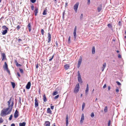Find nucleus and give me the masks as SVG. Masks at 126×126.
<instances>
[{
	"instance_id": "f257e3e1",
	"label": "nucleus",
	"mask_w": 126,
	"mask_h": 126,
	"mask_svg": "<svg viewBox=\"0 0 126 126\" xmlns=\"http://www.w3.org/2000/svg\"><path fill=\"white\" fill-rule=\"evenodd\" d=\"M12 98H11L9 101H8V107L5 109H3L1 111L0 115L2 116L6 115L10 113L14 105L13 101H11Z\"/></svg>"
},
{
	"instance_id": "c03bdc74",
	"label": "nucleus",
	"mask_w": 126,
	"mask_h": 126,
	"mask_svg": "<svg viewBox=\"0 0 126 126\" xmlns=\"http://www.w3.org/2000/svg\"><path fill=\"white\" fill-rule=\"evenodd\" d=\"M3 120L1 118H0V123H2L3 122Z\"/></svg>"
},
{
	"instance_id": "4468645a",
	"label": "nucleus",
	"mask_w": 126,
	"mask_h": 126,
	"mask_svg": "<svg viewBox=\"0 0 126 126\" xmlns=\"http://www.w3.org/2000/svg\"><path fill=\"white\" fill-rule=\"evenodd\" d=\"M1 56L2 57V61H3L4 59H6V56L4 53H2Z\"/></svg>"
},
{
	"instance_id": "423d86ee",
	"label": "nucleus",
	"mask_w": 126,
	"mask_h": 126,
	"mask_svg": "<svg viewBox=\"0 0 126 126\" xmlns=\"http://www.w3.org/2000/svg\"><path fill=\"white\" fill-rule=\"evenodd\" d=\"M38 106V100L37 98H36L35 100V107L36 108Z\"/></svg>"
},
{
	"instance_id": "7ed1b4c3",
	"label": "nucleus",
	"mask_w": 126,
	"mask_h": 126,
	"mask_svg": "<svg viewBox=\"0 0 126 126\" xmlns=\"http://www.w3.org/2000/svg\"><path fill=\"white\" fill-rule=\"evenodd\" d=\"M79 83L77 84L76 85L74 91V92L75 93L78 92L79 90Z\"/></svg>"
},
{
	"instance_id": "79ce46f5",
	"label": "nucleus",
	"mask_w": 126,
	"mask_h": 126,
	"mask_svg": "<svg viewBox=\"0 0 126 126\" xmlns=\"http://www.w3.org/2000/svg\"><path fill=\"white\" fill-rule=\"evenodd\" d=\"M12 115H11L9 118V120H11L12 118Z\"/></svg>"
},
{
	"instance_id": "4c0bfd02",
	"label": "nucleus",
	"mask_w": 126,
	"mask_h": 126,
	"mask_svg": "<svg viewBox=\"0 0 126 126\" xmlns=\"http://www.w3.org/2000/svg\"><path fill=\"white\" fill-rule=\"evenodd\" d=\"M70 39H71V37L70 36H69V37L68 40V42L69 43H70L71 42Z\"/></svg>"
},
{
	"instance_id": "9b49d317",
	"label": "nucleus",
	"mask_w": 126,
	"mask_h": 126,
	"mask_svg": "<svg viewBox=\"0 0 126 126\" xmlns=\"http://www.w3.org/2000/svg\"><path fill=\"white\" fill-rule=\"evenodd\" d=\"M31 86V83L30 82H28L26 85V88L27 89H29L30 88Z\"/></svg>"
},
{
	"instance_id": "680f3d73",
	"label": "nucleus",
	"mask_w": 126,
	"mask_h": 126,
	"mask_svg": "<svg viewBox=\"0 0 126 126\" xmlns=\"http://www.w3.org/2000/svg\"><path fill=\"white\" fill-rule=\"evenodd\" d=\"M118 57L119 58H121V56L120 54H119L118 55Z\"/></svg>"
},
{
	"instance_id": "72a5a7b5",
	"label": "nucleus",
	"mask_w": 126,
	"mask_h": 126,
	"mask_svg": "<svg viewBox=\"0 0 126 126\" xmlns=\"http://www.w3.org/2000/svg\"><path fill=\"white\" fill-rule=\"evenodd\" d=\"M91 116L92 118H93L94 117V112H92L91 114Z\"/></svg>"
},
{
	"instance_id": "b1692460",
	"label": "nucleus",
	"mask_w": 126,
	"mask_h": 126,
	"mask_svg": "<svg viewBox=\"0 0 126 126\" xmlns=\"http://www.w3.org/2000/svg\"><path fill=\"white\" fill-rule=\"evenodd\" d=\"M47 9H46L44 10L43 15H45L47 14Z\"/></svg>"
},
{
	"instance_id": "ddd939ff",
	"label": "nucleus",
	"mask_w": 126,
	"mask_h": 126,
	"mask_svg": "<svg viewBox=\"0 0 126 126\" xmlns=\"http://www.w3.org/2000/svg\"><path fill=\"white\" fill-rule=\"evenodd\" d=\"M50 123L48 121H46L45 122L44 124V126H50Z\"/></svg>"
},
{
	"instance_id": "0e129e2a",
	"label": "nucleus",
	"mask_w": 126,
	"mask_h": 126,
	"mask_svg": "<svg viewBox=\"0 0 126 126\" xmlns=\"http://www.w3.org/2000/svg\"><path fill=\"white\" fill-rule=\"evenodd\" d=\"M68 3L66 2L65 3V7H66L67 6Z\"/></svg>"
},
{
	"instance_id": "a18cd8bd",
	"label": "nucleus",
	"mask_w": 126,
	"mask_h": 126,
	"mask_svg": "<svg viewBox=\"0 0 126 126\" xmlns=\"http://www.w3.org/2000/svg\"><path fill=\"white\" fill-rule=\"evenodd\" d=\"M30 1L32 3H34L35 2L36 0H30Z\"/></svg>"
},
{
	"instance_id": "1a4fd4ad",
	"label": "nucleus",
	"mask_w": 126,
	"mask_h": 126,
	"mask_svg": "<svg viewBox=\"0 0 126 126\" xmlns=\"http://www.w3.org/2000/svg\"><path fill=\"white\" fill-rule=\"evenodd\" d=\"M68 114H67L66 116V126H68Z\"/></svg>"
},
{
	"instance_id": "cd10ccee",
	"label": "nucleus",
	"mask_w": 126,
	"mask_h": 126,
	"mask_svg": "<svg viewBox=\"0 0 126 126\" xmlns=\"http://www.w3.org/2000/svg\"><path fill=\"white\" fill-rule=\"evenodd\" d=\"M104 111L106 112H107L108 111V108L107 107V106H106L105 107L104 110Z\"/></svg>"
},
{
	"instance_id": "20e7f679",
	"label": "nucleus",
	"mask_w": 126,
	"mask_h": 126,
	"mask_svg": "<svg viewBox=\"0 0 126 126\" xmlns=\"http://www.w3.org/2000/svg\"><path fill=\"white\" fill-rule=\"evenodd\" d=\"M79 5V3L78 2H77L74 5V9L76 13L77 12L78 9Z\"/></svg>"
},
{
	"instance_id": "f704fd0d",
	"label": "nucleus",
	"mask_w": 126,
	"mask_h": 126,
	"mask_svg": "<svg viewBox=\"0 0 126 126\" xmlns=\"http://www.w3.org/2000/svg\"><path fill=\"white\" fill-rule=\"evenodd\" d=\"M41 32L42 34L43 35H44V30L43 29H42L41 30Z\"/></svg>"
},
{
	"instance_id": "37998d69",
	"label": "nucleus",
	"mask_w": 126,
	"mask_h": 126,
	"mask_svg": "<svg viewBox=\"0 0 126 126\" xmlns=\"http://www.w3.org/2000/svg\"><path fill=\"white\" fill-rule=\"evenodd\" d=\"M81 77L79 71L78 72V77Z\"/></svg>"
},
{
	"instance_id": "4d7b16f0",
	"label": "nucleus",
	"mask_w": 126,
	"mask_h": 126,
	"mask_svg": "<svg viewBox=\"0 0 126 126\" xmlns=\"http://www.w3.org/2000/svg\"><path fill=\"white\" fill-rule=\"evenodd\" d=\"M90 3V0H88V4H89Z\"/></svg>"
},
{
	"instance_id": "3c124183",
	"label": "nucleus",
	"mask_w": 126,
	"mask_h": 126,
	"mask_svg": "<svg viewBox=\"0 0 126 126\" xmlns=\"http://www.w3.org/2000/svg\"><path fill=\"white\" fill-rule=\"evenodd\" d=\"M16 65L17 66H21V64H18V63H17Z\"/></svg>"
},
{
	"instance_id": "49530a36",
	"label": "nucleus",
	"mask_w": 126,
	"mask_h": 126,
	"mask_svg": "<svg viewBox=\"0 0 126 126\" xmlns=\"http://www.w3.org/2000/svg\"><path fill=\"white\" fill-rule=\"evenodd\" d=\"M76 31H77V26H75V27L74 32H76Z\"/></svg>"
},
{
	"instance_id": "e2e57ef3",
	"label": "nucleus",
	"mask_w": 126,
	"mask_h": 126,
	"mask_svg": "<svg viewBox=\"0 0 126 126\" xmlns=\"http://www.w3.org/2000/svg\"><path fill=\"white\" fill-rule=\"evenodd\" d=\"M83 14H81L80 16V18H82L83 17Z\"/></svg>"
},
{
	"instance_id": "6e6d98bb",
	"label": "nucleus",
	"mask_w": 126,
	"mask_h": 126,
	"mask_svg": "<svg viewBox=\"0 0 126 126\" xmlns=\"http://www.w3.org/2000/svg\"><path fill=\"white\" fill-rule=\"evenodd\" d=\"M18 42H20V41H22V40L20 39V38H19L18 39Z\"/></svg>"
},
{
	"instance_id": "5701e85b",
	"label": "nucleus",
	"mask_w": 126,
	"mask_h": 126,
	"mask_svg": "<svg viewBox=\"0 0 126 126\" xmlns=\"http://www.w3.org/2000/svg\"><path fill=\"white\" fill-rule=\"evenodd\" d=\"M78 80L79 82L80 83H82V81L81 79V77H78Z\"/></svg>"
},
{
	"instance_id": "5fc2aeb1",
	"label": "nucleus",
	"mask_w": 126,
	"mask_h": 126,
	"mask_svg": "<svg viewBox=\"0 0 126 126\" xmlns=\"http://www.w3.org/2000/svg\"><path fill=\"white\" fill-rule=\"evenodd\" d=\"M39 67V64L38 63H37V64H36V68L37 69L38 67Z\"/></svg>"
},
{
	"instance_id": "39448f33",
	"label": "nucleus",
	"mask_w": 126,
	"mask_h": 126,
	"mask_svg": "<svg viewBox=\"0 0 126 126\" xmlns=\"http://www.w3.org/2000/svg\"><path fill=\"white\" fill-rule=\"evenodd\" d=\"M51 35L50 33L49 32L48 34V37H47V42L48 43H49L51 40Z\"/></svg>"
},
{
	"instance_id": "f3484780",
	"label": "nucleus",
	"mask_w": 126,
	"mask_h": 126,
	"mask_svg": "<svg viewBox=\"0 0 126 126\" xmlns=\"http://www.w3.org/2000/svg\"><path fill=\"white\" fill-rule=\"evenodd\" d=\"M47 112L50 114H52V111L49 108H48L47 109Z\"/></svg>"
},
{
	"instance_id": "f03ea898",
	"label": "nucleus",
	"mask_w": 126,
	"mask_h": 126,
	"mask_svg": "<svg viewBox=\"0 0 126 126\" xmlns=\"http://www.w3.org/2000/svg\"><path fill=\"white\" fill-rule=\"evenodd\" d=\"M3 67L4 70H6L8 74H10V71L8 68V65L6 62H4V65L3 66Z\"/></svg>"
},
{
	"instance_id": "473e14b6",
	"label": "nucleus",
	"mask_w": 126,
	"mask_h": 126,
	"mask_svg": "<svg viewBox=\"0 0 126 126\" xmlns=\"http://www.w3.org/2000/svg\"><path fill=\"white\" fill-rule=\"evenodd\" d=\"M85 106V104L84 103H83L82 106V110H83L84 108V107Z\"/></svg>"
},
{
	"instance_id": "052dcab7",
	"label": "nucleus",
	"mask_w": 126,
	"mask_h": 126,
	"mask_svg": "<svg viewBox=\"0 0 126 126\" xmlns=\"http://www.w3.org/2000/svg\"><path fill=\"white\" fill-rule=\"evenodd\" d=\"M108 89L109 91L110 90V86H108Z\"/></svg>"
},
{
	"instance_id": "864d4df0",
	"label": "nucleus",
	"mask_w": 126,
	"mask_h": 126,
	"mask_svg": "<svg viewBox=\"0 0 126 126\" xmlns=\"http://www.w3.org/2000/svg\"><path fill=\"white\" fill-rule=\"evenodd\" d=\"M116 91L117 93H118L119 92V91L118 88L116 89Z\"/></svg>"
},
{
	"instance_id": "0eeeda50",
	"label": "nucleus",
	"mask_w": 126,
	"mask_h": 126,
	"mask_svg": "<svg viewBox=\"0 0 126 126\" xmlns=\"http://www.w3.org/2000/svg\"><path fill=\"white\" fill-rule=\"evenodd\" d=\"M82 61V58L81 57H80V58L79 59V61L78 62V67L79 68L80 66V65Z\"/></svg>"
},
{
	"instance_id": "774afa93",
	"label": "nucleus",
	"mask_w": 126,
	"mask_h": 126,
	"mask_svg": "<svg viewBox=\"0 0 126 126\" xmlns=\"http://www.w3.org/2000/svg\"><path fill=\"white\" fill-rule=\"evenodd\" d=\"M15 63H16V64L17 63H18L16 60H15Z\"/></svg>"
},
{
	"instance_id": "a19ab883",
	"label": "nucleus",
	"mask_w": 126,
	"mask_h": 126,
	"mask_svg": "<svg viewBox=\"0 0 126 126\" xmlns=\"http://www.w3.org/2000/svg\"><path fill=\"white\" fill-rule=\"evenodd\" d=\"M116 82L117 83V85H121V83L118 81H116Z\"/></svg>"
},
{
	"instance_id": "6e6552de",
	"label": "nucleus",
	"mask_w": 126,
	"mask_h": 126,
	"mask_svg": "<svg viewBox=\"0 0 126 126\" xmlns=\"http://www.w3.org/2000/svg\"><path fill=\"white\" fill-rule=\"evenodd\" d=\"M18 116V113L17 110H16L14 113V117L15 118H16Z\"/></svg>"
},
{
	"instance_id": "4be33fe9",
	"label": "nucleus",
	"mask_w": 126,
	"mask_h": 126,
	"mask_svg": "<svg viewBox=\"0 0 126 126\" xmlns=\"http://www.w3.org/2000/svg\"><path fill=\"white\" fill-rule=\"evenodd\" d=\"M26 123L25 122L22 123H19V126H25Z\"/></svg>"
},
{
	"instance_id": "ea45409f",
	"label": "nucleus",
	"mask_w": 126,
	"mask_h": 126,
	"mask_svg": "<svg viewBox=\"0 0 126 126\" xmlns=\"http://www.w3.org/2000/svg\"><path fill=\"white\" fill-rule=\"evenodd\" d=\"M111 123V121L110 120L109 121L108 123V126H110Z\"/></svg>"
},
{
	"instance_id": "bb28decb",
	"label": "nucleus",
	"mask_w": 126,
	"mask_h": 126,
	"mask_svg": "<svg viewBox=\"0 0 126 126\" xmlns=\"http://www.w3.org/2000/svg\"><path fill=\"white\" fill-rule=\"evenodd\" d=\"M76 32H74V39L75 40L76 38L77 37V35L76 33Z\"/></svg>"
},
{
	"instance_id": "c85d7f7f",
	"label": "nucleus",
	"mask_w": 126,
	"mask_h": 126,
	"mask_svg": "<svg viewBox=\"0 0 126 126\" xmlns=\"http://www.w3.org/2000/svg\"><path fill=\"white\" fill-rule=\"evenodd\" d=\"M58 94V92L57 91H56L54 92L52 94L54 96L57 95Z\"/></svg>"
},
{
	"instance_id": "69168bd1",
	"label": "nucleus",
	"mask_w": 126,
	"mask_h": 126,
	"mask_svg": "<svg viewBox=\"0 0 126 126\" xmlns=\"http://www.w3.org/2000/svg\"><path fill=\"white\" fill-rule=\"evenodd\" d=\"M11 126H15V125L14 124H12L11 125Z\"/></svg>"
},
{
	"instance_id": "2eb2a0df",
	"label": "nucleus",
	"mask_w": 126,
	"mask_h": 126,
	"mask_svg": "<svg viewBox=\"0 0 126 126\" xmlns=\"http://www.w3.org/2000/svg\"><path fill=\"white\" fill-rule=\"evenodd\" d=\"M102 9V4H100L97 8V10L98 12H99Z\"/></svg>"
},
{
	"instance_id": "c9c22d12",
	"label": "nucleus",
	"mask_w": 126,
	"mask_h": 126,
	"mask_svg": "<svg viewBox=\"0 0 126 126\" xmlns=\"http://www.w3.org/2000/svg\"><path fill=\"white\" fill-rule=\"evenodd\" d=\"M19 69L20 72L22 74H23V70L22 69L20 68Z\"/></svg>"
},
{
	"instance_id": "603ef678",
	"label": "nucleus",
	"mask_w": 126,
	"mask_h": 126,
	"mask_svg": "<svg viewBox=\"0 0 126 126\" xmlns=\"http://www.w3.org/2000/svg\"><path fill=\"white\" fill-rule=\"evenodd\" d=\"M17 74L18 77H20V75L19 73L18 72H17Z\"/></svg>"
},
{
	"instance_id": "338daca9",
	"label": "nucleus",
	"mask_w": 126,
	"mask_h": 126,
	"mask_svg": "<svg viewBox=\"0 0 126 126\" xmlns=\"http://www.w3.org/2000/svg\"><path fill=\"white\" fill-rule=\"evenodd\" d=\"M118 24L119 25H121V22L120 21H119L118 22Z\"/></svg>"
},
{
	"instance_id": "a211bd4d",
	"label": "nucleus",
	"mask_w": 126,
	"mask_h": 126,
	"mask_svg": "<svg viewBox=\"0 0 126 126\" xmlns=\"http://www.w3.org/2000/svg\"><path fill=\"white\" fill-rule=\"evenodd\" d=\"M89 91V85L88 84L87 85L86 88L85 90V93L87 94Z\"/></svg>"
},
{
	"instance_id": "aec40b11",
	"label": "nucleus",
	"mask_w": 126,
	"mask_h": 126,
	"mask_svg": "<svg viewBox=\"0 0 126 126\" xmlns=\"http://www.w3.org/2000/svg\"><path fill=\"white\" fill-rule=\"evenodd\" d=\"M28 27L29 28V31L30 32L31 30V26L30 23H29L28 25Z\"/></svg>"
},
{
	"instance_id": "2f4dec72",
	"label": "nucleus",
	"mask_w": 126,
	"mask_h": 126,
	"mask_svg": "<svg viewBox=\"0 0 126 126\" xmlns=\"http://www.w3.org/2000/svg\"><path fill=\"white\" fill-rule=\"evenodd\" d=\"M107 26L108 27L110 28H112V25L110 24H108Z\"/></svg>"
},
{
	"instance_id": "7c9ffc66",
	"label": "nucleus",
	"mask_w": 126,
	"mask_h": 126,
	"mask_svg": "<svg viewBox=\"0 0 126 126\" xmlns=\"http://www.w3.org/2000/svg\"><path fill=\"white\" fill-rule=\"evenodd\" d=\"M11 83L13 88H14L15 86V83L14 82H11Z\"/></svg>"
},
{
	"instance_id": "a878e982",
	"label": "nucleus",
	"mask_w": 126,
	"mask_h": 126,
	"mask_svg": "<svg viewBox=\"0 0 126 126\" xmlns=\"http://www.w3.org/2000/svg\"><path fill=\"white\" fill-rule=\"evenodd\" d=\"M38 9L37 8H35V10L34 12L35 13V16H36L37 15V14L38 13Z\"/></svg>"
},
{
	"instance_id": "de8ad7c7",
	"label": "nucleus",
	"mask_w": 126,
	"mask_h": 126,
	"mask_svg": "<svg viewBox=\"0 0 126 126\" xmlns=\"http://www.w3.org/2000/svg\"><path fill=\"white\" fill-rule=\"evenodd\" d=\"M54 57V55H53L52 56V57H51V58L50 59H49V61H51L52 60V59Z\"/></svg>"
},
{
	"instance_id": "c756f323",
	"label": "nucleus",
	"mask_w": 126,
	"mask_h": 126,
	"mask_svg": "<svg viewBox=\"0 0 126 126\" xmlns=\"http://www.w3.org/2000/svg\"><path fill=\"white\" fill-rule=\"evenodd\" d=\"M2 28L5 30H8V28L7 27L5 26H3L2 27Z\"/></svg>"
},
{
	"instance_id": "6ab92c4d",
	"label": "nucleus",
	"mask_w": 126,
	"mask_h": 126,
	"mask_svg": "<svg viewBox=\"0 0 126 126\" xmlns=\"http://www.w3.org/2000/svg\"><path fill=\"white\" fill-rule=\"evenodd\" d=\"M8 30L6 29L3 31L2 32V34L3 35L5 34L7 32Z\"/></svg>"
},
{
	"instance_id": "58836bf2",
	"label": "nucleus",
	"mask_w": 126,
	"mask_h": 126,
	"mask_svg": "<svg viewBox=\"0 0 126 126\" xmlns=\"http://www.w3.org/2000/svg\"><path fill=\"white\" fill-rule=\"evenodd\" d=\"M20 27L19 25H18L16 28V29H17V30H19L20 29Z\"/></svg>"
},
{
	"instance_id": "9d476101",
	"label": "nucleus",
	"mask_w": 126,
	"mask_h": 126,
	"mask_svg": "<svg viewBox=\"0 0 126 126\" xmlns=\"http://www.w3.org/2000/svg\"><path fill=\"white\" fill-rule=\"evenodd\" d=\"M64 67L66 70H68L70 67V66L69 64H66L64 65Z\"/></svg>"
},
{
	"instance_id": "13d9d810",
	"label": "nucleus",
	"mask_w": 126,
	"mask_h": 126,
	"mask_svg": "<svg viewBox=\"0 0 126 126\" xmlns=\"http://www.w3.org/2000/svg\"><path fill=\"white\" fill-rule=\"evenodd\" d=\"M106 87V84H105L103 86V88L104 89Z\"/></svg>"
},
{
	"instance_id": "412c9836",
	"label": "nucleus",
	"mask_w": 126,
	"mask_h": 126,
	"mask_svg": "<svg viewBox=\"0 0 126 126\" xmlns=\"http://www.w3.org/2000/svg\"><path fill=\"white\" fill-rule=\"evenodd\" d=\"M43 101L45 102H46L47 101V99L45 94H44L43 96Z\"/></svg>"
},
{
	"instance_id": "09e8293b",
	"label": "nucleus",
	"mask_w": 126,
	"mask_h": 126,
	"mask_svg": "<svg viewBox=\"0 0 126 126\" xmlns=\"http://www.w3.org/2000/svg\"><path fill=\"white\" fill-rule=\"evenodd\" d=\"M31 7L32 9V10H33L34 9V6L33 5H32L31 6Z\"/></svg>"
},
{
	"instance_id": "e433bc0d",
	"label": "nucleus",
	"mask_w": 126,
	"mask_h": 126,
	"mask_svg": "<svg viewBox=\"0 0 126 126\" xmlns=\"http://www.w3.org/2000/svg\"><path fill=\"white\" fill-rule=\"evenodd\" d=\"M65 11H64L63 12V13L62 14V17L63 19H64V14H65Z\"/></svg>"
},
{
	"instance_id": "8fccbe9b",
	"label": "nucleus",
	"mask_w": 126,
	"mask_h": 126,
	"mask_svg": "<svg viewBox=\"0 0 126 126\" xmlns=\"http://www.w3.org/2000/svg\"><path fill=\"white\" fill-rule=\"evenodd\" d=\"M59 97V95H58L55 96V99H57V98H58Z\"/></svg>"
},
{
	"instance_id": "bf43d9fd",
	"label": "nucleus",
	"mask_w": 126,
	"mask_h": 126,
	"mask_svg": "<svg viewBox=\"0 0 126 126\" xmlns=\"http://www.w3.org/2000/svg\"><path fill=\"white\" fill-rule=\"evenodd\" d=\"M50 107H51V109L52 110H53L54 108V106H51Z\"/></svg>"
},
{
	"instance_id": "dca6fc26",
	"label": "nucleus",
	"mask_w": 126,
	"mask_h": 126,
	"mask_svg": "<svg viewBox=\"0 0 126 126\" xmlns=\"http://www.w3.org/2000/svg\"><path fill=\"white\" fill-rule=\"evenodd\" d=\"M106 63H105L103 64V66L102 68V71H103L105 68L106 66Z\"/></svg>"
},
{
	"instance_id": "393cba45",
	"label": "nucleus",
	"mask_w": 126,
	"mask_h": 126,
	"mask_svg": "<svg viewBox=\"0 0 126 126\" xmlns=\"http://www.w3.org/2000/svg\"><path fill=\"white\" fill-rule=\"evenodd\" d=\"M95 48L94 47H93L92 48V54H94L95 53Z\"/></svg>"
},
{
	"instance_id": "f8f14e48",
	"label": "nucleus",
	"mask_w": 126,
	"mask_h": 126,
	"mask_svg": "<svg viewBox=\"0 0 126 126\" xmlns=\"http://www.w3.org/2000/svg\"><path fill=\"white\" fill-rule=\"evenodd\" d=\"M84 119V114L83 113H82L81 115V120H80V123H82L83 121V120Z\"/></svg>"
}]
</instances>
